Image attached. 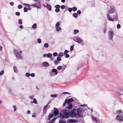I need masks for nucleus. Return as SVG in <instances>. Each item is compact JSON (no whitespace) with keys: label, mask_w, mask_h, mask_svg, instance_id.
I'll list each match as a JSON object with an SVG mask.
<instances>
[{"label":"nucleus","mask_w":123,"mask_h":123,"mask_svg":"<svg viewBox=\"0 0 123 123\" xmlns=\"http://www.w3.org/2000/svg\"><path fill=\"white\" fill-rule=\"evenodd\" d=\"M19 51L17 49H14L13 50V52L15 55L16 58L18 60L22 59L21 54L19 53Z\"/></svg>","instance_id":"1"},{"label":"nucleus","mask_w":123,"mask_h":123,"mask_svg":"<svg viewBox=\"0 0 123 123\" xmlns=\"http://www.w3.org/2000/svg\"><path fill=\"white\" fill-rule=\"evenodd\" d=\"M78 115L76 113V109L74 108L70 112L69 116L72 117H76Z\"/></svg>","instance_id":"2"},{"label":"nucleus","mask_w":123,"mask_h":123,"mask_svg":"<svg viewBox=\"0 0 123 123\" xmlns=\"http://www.w3.org/2000/svg\"><path fill=\"white\" fill-rule=\"evenodd\" d=\"M62 113L65 116V117H64V118H67L69 117V114L70 113V110L66 109L63 111Z\"/></svg>","instance_id":"3"},{"label":"nucleus","mask_w":123,"mask_h":123,"mask_svg":"<svg viewBox=\"0 0 123 123\" xmlns=\"http://www.w3.org/2000/svg\"><path fill=\"white\" fill-rule=\"evenodd\" d=\"M107 18L108 19L109 21H114L117 20L118 18V16L116 15L115 17L113 18V19L110 18V15L108 13H107Z\"/></svg>","instance_id":"4"},{"label":"nucleus","mask_w":123,"mask_h":123,"mask_svg":"<svg viewBox=\"0 0 123 123\" xmlns=\"http://www.w3.org/2000/svg\"><path fill=\"white\" fill-rule=\"evenodd\" d=\"M108 34L109 39L111 41H113V36L114 34V33L113 31H109Z\"/></svg>","instance_id":"5"},{"label":"nucleus","mask_w":123,"mask_h":123,"mask_svg":"<svg viewBox=\"0 0 123 123\" xmlns=\"http://www.w3.org/2000/svg\"><path fill=\"white\" fill-rule=\"evenodd\" d=\"M116 119L119 121H123V113L122 115H118L116 116Z\"/></svg>","instance_id":"6"},{"label":"nucleus","mask_w":123,"mask_h":123,"mask_svg":"<svg viewBox=\"0 0 123 123\" xmlns=\"http://www.w3.org/2000/svg\"><path fill=\"white\" fill-rule=\"evenodd\" d=\"M74 40L79 43H81L83 41L82 40L81 38L77 36L75 37L74 38Z\"/></svg>","instance_id":"7"},{"label":"nucleus","mask_w":123,"mask_h":123,"mask_svg":"<svg viewBox=\"0 0 123 123\" xmlns=\"http://www.w3.org/2000/svg\"><path fill=\"white\" fill-rule=\"evenodd\" d=\"M60 6L59 5H57L55 6V7L56 8L55 10V11L56 12H60Z\"/></svg>","instance_id":"8"},{"label":"nucleus","mask_w":123,"mask_h":123,"mask_svg":"<svg viewBox=\"0 0 123 123\" xmlns=\"http://www.w3.org/2000/svg\"><path fill=\"white\" fill-rule=\"evenodd\" d=\"M110 14H111L112 13L115 12V9L114 7L113 6H111V9L109 11Z\"/></svg>","instance_id":"9"},{"label":"nucleus","mask_w":123,"mask_h":123,"mask_svg":"<svg viewBox=\"0 0 123 123\" xmlns=\"http://www.w3.org/2000/svg\"><path fill=\"white\" fill-rule=\"evenodd\" d=\"M54 113L53 114H54V115H55V116L57 115L59 113V111L55 107L54 108Z\"/></svg>","instance_id":"10"},{"label":"nucleus","mask_w":123,"mask_h":123,"mask_svg":"<svg viewBox=\"0 0 123 123\" xmlns=\"http://www.w3.org/2000/svg\"><path fill=\"white\" fill-rule=\"evenodd\" d=\"M43 65L45 67H49L50 65L49 63L47 62H43L42 63Z\"/></svg>","instance_id":"11"},{"label":"nucleus","mask_w":123,"mask_h":123,"mask_svg":"<svg viewBox=\"0 0 123 123\" xmlns=\"http://www.w3.org/2000/svg\"><path fill=\"white\" fill-rule=\"evenodd\" d=\"M77 115L80 114L81 112L82 109L80 108H79L77 109Z\"/></svg>","instance_id":"12"},{"label":"nucleus","mask_w":123,"mask_h":123,"mask_svg":"<svg viewBox=\"0 0 123 123\" xmlns=\"http://www.w3.org/2000/svg\"><path fill=\"white\" fill-rule=\"evenodd\" d=\"M68 105L66 108V109L70 110V109L72 108L73 106V104H68Z\"/></svg>","instance_id":"13"},{"label":"nucleus","mask_w":123,"mask_h":123,"mask_svg":"<svg viewBox=\"0 0 123 123\" xmlns=\"http://www.w3.org/2000/svg\"><path fill=\"white\" fill-rule=\"evenodd\" d=\"M66 100H67L68 104L69 103H70L74 101V99L72 98H70L68 99H67Z\"/></svg>","instance_id":"14"},{"label":"nucleus","mask_w":123,"mask_h":123,"mask_svg":"<svg viewBox=\"0 0 123 123\" xmlns=\"http://www.w3.org/2000/svg\"><path fill=\"white\" fill-rule=\"evenodd\" d=\"M51 73H54L55 75H56L58 73L57 70L56 69H53L51 71Z\"/></svg>","instance_id":"15"},{"label":"nucleus","mask_w":123,"mask_h":123,"mask_svg":"<svg viewBox=\"0 0 123 123\" xmlns=\"http://www.w3.org/2000/svg\"><path fill=\"white\" fill-rule=\"evenodd\" d=\"M65 117V115L64 114H63L62 113H60V115L59 116V117L61 119H63V118H64V117Z\"/></svg>","instance_id":"16"},{"label":"nucleus","mask_w":123,"mask_h":123,"mask_svg":"<svg viewBox=\"0 0 123 123\" xmlns=\"http://www.w3.org/2000/svg\"><path fill=\"white\" fill-rule=\"evenodd\" d=\"M46 8L48 9L49 11L51 10L52 7L51 5L49 4H47L46 6Z\"/></svg>","instance_id":"17"},{"label":"nucleus","mask_w":123,"mask_h":123,"mask_svg":"<svg viewBox=\"0 0 123 123\" xmlns=\"http://www.w3.org/2000/svg\"><path fill=\"white\" fill-rule=\"evenodd\" d=\"M48 107V105H47L43 108V112L44 114H45L46 112V109Z\"/></svg>","instance_id":"18"},{"label":"nucleus","mask_w":123,"mask_h":123,"mask_svg":"<svg viewBox=\"0 0 123 123\" xmlns=\"http://www.w3.org/2000/svg\"><path fill=\"white\" fill-rule=\"evenodd\" d=\"M32 6H33L35 7H37L38 8H40L41 6L39 5H38L37 4H32L31 5Z\"/></svg>","instance_id":"19"},{"label":"nucleus","mask_w":123,"mask_h":123,"mask_svg":"<svg viewBox=\"0 0 123 123\" xmlns=\"http://www.w3.org/2000/svg\"><path fill=\"white\" fill-rule=\"evenodd\" d=\"M54 114H51L48 117V120H50L54 116Z\"/></svg>","instance_id":"20"},{"label":"nucleus","mask_w":123,"mask_h":123,"mask_svg":"<svg viewBox=\"0 0 123 123\" xmlns=\"http://www.w3.org/2000/svg\"><path fill=\"white\" fill-rule=\"evenodd\" d=\"M66 123L65 120L63 119H61L59 120V123Z\"/></svg>","instance_id":"21"},{"label":"nucleus","mask_w":123,"mask_h":123,"mask_svg":"<svg viewBox=\"0 0 123 123\" xmlns=\"http://www.w3.org/2000/svg\"><path fill=\"white\" fill-rule=\"evenodd\" d=\"M68 122H71V123H75L77 122V121L75 120H74L72 119H70L69 121Z\"/></svg>","instance_id":"22"},{"label":"nucleus","mask_w":123,"mask_h":123,"mask_svg":"<svg viewBox=\"0 0 123 123\" xmlns=\"http://www.w3.org/2000/svg\"><path fill=\"white\" fill-rule=\"evenodd\" d=\"M73 16L75 18H76L78 17V15L76 13H74L73 14Z\"/></svg>","instance_id":"23"},{"label":"nucleus","mask_w":123,"mask_h":123,"mask_svg":"<svg viewBox=\"0 0 123 123\" xmlns=\"http://www.w3.org/2000/svg\"><path fill=\"white\" fill-rule=\"evenodd\" d=\"M13 68L14 72L16 73H17L18 72V71L17 70V68L16 67V66H14L13 67Z\"/></svg>","instance_id":"24"},{"label":"nucleus","mask_w":123,"mask_h":123,"mask_svg":"<svg viewBox=\"0 0 123 123\" xmlns=\"http://www.w3.org/2000/svg\"><path fill=\"white\" fill-rule=\"evenodd\" d=\"M122 111L121 110H118L116 111V113L118 114H119L122 113Z\"/></svg>","instance_id":"25"},{"label":"nucleus","mask_w":123,"mask_h":123,"mask_svg":"<svg viewBox=\"0 0 123 123\" xmlns=\"http://www.w3.org/2000/svg\"><path fill=\"white\" fill-rule=\"evenodd\" d=\"M44 46L45 48H47L49 47V44L47 43H45L44 44Z\"/></svg>","instance_id":"26"},{"label":"nucleus","mask_w":123,"mask_h":123,"mask_svg":"<svg viewBox=\"0 0 123 123\" xmlns=\"http://www.w3.org/2000/svg\"><path fill=\"white\" fill-rule=\"evenodd\" d=\"M13 108L14 109V111H16L17 110V108L16 107V106L15 105H13L12 106Z\"/></svg>","instance_id":"27"},{"label":"nucleus","mask_w":123,"mask_h":123,"mask_svg":"<svg viewBox=\"0 0 123 123\" xmlns=\"http://www.w3.org/2000/svg\"><path fill=\"white\" fill-rule=\"evenodd\" d=\"M37 1L38 4L39 6H41V1L40 0H37Z\"/></svg>","instance_id":"28"},{"label":"nucleus","mask_w":123,"mask_h":123,"mask_svg":"<svg viewBox=\"0 0 123 123\" xmlns=\"http://www.w3.org/2000/svg\"><path fill=\"white\" fill-rule=\"evenodd\" d=\"M61 29V27L59 26L56 27V30L57 31H58L60 30Z\"/></svg>","instance_id":"29"},{"label":"nucleus","mask_w":123,"mask_h":123,"mask_svg":"<svg viewBox=\"0 0 123 123\" xmlns=\"http://www.w3.org/2000/svg\"><path fill=\"white\" fill-rule=\"evenodd\" d=\"M37 27V25L36 24H34L32 26V28L33 29H35Z\"/></svg>","instance_id":"30"},{"label":"nucleus","mask_w":123,"mask_h":123,"mask_svg":"<svg viewBox=\"0 0 123 123\" xmlns=\"http://www.w3.org/2000/svg\"><path fill=\"white\" fill-rule=\"evenodd\" d=\"M52 55L51 53H49L47 54V57L48 58H50L52 56Z\"/></svg>","instance_id":"31"},{"label":"nucleus","mask_w":123,"mask_h":123,"mask_svg":"<svg viewBox=\"0 0 123 123\" xmlns=\"http://www.w3.org/2000/svg\"><path fill=\"white\" fill-rule=\"evenodd\" d=\"M79 32V31L78 30L75 29L74 31V34H76Z\"/></svg>","instance_id":"32"},{"label":"nucleus","mask_w":123,"mask_h":123,"mask_svg":"<svg viewBox=\"0 0 123 123\" xmlns=\"http://www.w3.org/2000/svg\"><path fill=\"white\" fill-rule=\"evenodd\" d=\"M22 19H20L18 20V24L20 25L22 24Z\"/></svg>","instance_id":"33"},{"label":"nucleus","mask_w":123,"mask_h":123,"mask_svg":"<svg viewBox=\"0 0 123 123\" xmlns=\"http://www.w3.org/2000/svg\"><path fill=\"white\" fill-rule=\"evenodd\" d=\"M72 10L73 11L75 12L77 10V8L76 7H74L72 8Z\"/></svg>","instance_id":"34"},{"label":"nucleus","mask_w":123,"mask_h":123,"mask_svg":"<svg viewBox=\"0 0 123 123\" xmlns=\"http://www.w3.org/2000/svg\"><path fill=\"white\" fill-rule=\"evenodd\" d=\"M58 55L59 56H60V57H62L63 56V54L62 53H59L58 54Z\"/></svg>","instance_id":"35"},{"label":"nucleus","mask_w":123,"mask_h":123,"mask_svg":"<svg viewBox=\"0 0 123 123\" xmlns=\"http://www.w3.org/2000/svg\"><path fill=\"white\" fill-rule=\"evenodd\" d=\"M92 119L93 120L96 121V122L98 121V120L94 117H92Z\"/></svg>","instance_id":"36"},{"label":"nucleus","mask_w":123,"mask_h":123,"mask_svg":"<svg viewBox=\"0 0 123 123\" xmlns=\"http://www.w3.org/2000/svg\"><path fill=\"white\" fill-rule=\"evenodd\" d=\"M33 102H34L35 104H37V101L36 100V99L35 98H33Z\"/></svg>","instance_id":"37"},{"label":"nucleus","mask_w":123,"mask_h":123,"mask_svg":"<svg viewBox=\"0 0 123 123\" xmlns=\"http://www.w3.org/2000/svg\"><path fill=\"white\" fill-rule=\"evenodd\" d=\"M61 59L59 57H57V61L58 62L61 61Z\"/></svg>","instance_id":"38"},{"label":"nucleus","mask_w":123,"mask_h":123,"mask_svg":"<svg viewBox=\"0 0 123 123\" xmlns=\"http://www.w3.org/2000/svg\"><path fill=\"white\" fill-rule=\"evenodd\" d=\"M54 63L55 65H56L58 64L59 62L57 60H55L54 61Z\"/></svg>","instance_id":"39"},{"label":"nucleus","mask_w":123,"mask_h":123,"mask_svg":"<svg viewBox=\"0 0 123 123\" xmlns=\"http://www.w3.org/2000/svg\"><path fill=\"white\" fill-rule=\"evenodd\" d=\"M60 23L59 22H58L56 24L55 26L56 27H59V26L60 25Z\"/></svg>","instance_id":"40"},{"label":"nucleus","mask_w":123,"mask_h":123,"mask_svg":"<svg viewBox=\"0 0 123 123\" xmlns=\"http://www.w3.org/2000/svg\"><path fill=\"white\" fill-rule=\"evenodd\" d=\"M62 66H59L58 67H57V69L58 70H60L61 69L63 68H62Z\"/></svg>","instance_id":"41"},{"label":"nucleus","mask_w":123,"mask_h":123,"mask_svg":"<svg viewBox=\"0 0 123 123\" xmlns=\"http://www.w3.org/2000/svg\"><path fill=\"white\" fill-rule=\"evenodd\" d=\"M23 5L25 6H27V7H28V6H30V5H29V4H26V3H23Z\"/></svg>","instance_id":"42"},{"label":"nucleus","mask_w":123,"mask_h":123,"mask_svg":"<svg viewBox=\"0 0 123 123\" xmlns=\"http://www.w3.org/2000/svg\"><path fill=\"white\" fill-rule=\"evenodd\" d=\"M24 11L25 12H26L28 11L27 8L26 7H24Z\"/></svg>","instance_id":"43"},{"label":"nucleus","mask_w":123,"mask_h":123,"mask_svg":"<svg viewBox=\"0 0 123 123\" xmlns=\"http://www.w3.org/2000/svg\"><path fill=\"white\" fill-rule=\"evenodd\" d=\"M51 96L53 97H55L57 96V94H53L51 95Z\"/></svg>","instance_id":"44"},{"label":"nucleus","mask_w":123,"mask_h":123,"mask_svg":"<svg viewBox=\"0 0 123 123\" xmlns=\"http://www.w3.org/2000/svg\"><path fill=\"white\" fill-rule=\"evenodd\" d=\"M4 72L3 70L1 71L0 72V75H2L4 74Z\"/></svg>","instance_id":"45"},{"label":"nucleus","mask_w":123,"mask_h":123,"mask_svg":"<svg viewBox=\"0 0 123 123\" xmlns=\"http://www.w3.org/2000/svg\"><path fill=\"white\" fill-rule=\"evenodd\" d=\"M121 27V25L119 24H118L117 25V28L118 29H120Z\"/></svg>","instance_id":"46"},{"label":"nucleus","mask_w":123,"mask_h":123,"mask_svg":"<svg viewBox=\"0 0 123 123\" xmlns=\"http://www.w3.org/2000/svg\"><path fill=\"white\" fill-rule=\"evenodd\" d=\"M61 8L62 9H64L65 8V6L64 5H62L61 7Z\"/></svg>","instance_id":"47"},{"label":"nucleus","mask_w":123,"mask_h":123,"mask_svg":"<svg viewBox=\"0 0 123 123\" xmlns=\"http://www.w3.org/2000/svg\"><path fill=\"white\" fill-rule=\"evenodd\" d=\"M74 46H71L70 47V50L71 51H73L74 49Z\"/></svg>","instance_id":"48"},{"label":"nucleus","mask_w":123,"mask_h":123,"mask_svg":"<svg viewBox=\"0 0 123 123\" xmlns=\"http://www.w3.org/2000/svg\"><path fill=\"white\" fill-rule=\"evenodd\" d=\"M22 7V6L21 5H19L18 6V8L19 9H21Z\"/></svg>","instance_id":"49"},{"label":"nucleus","mask_w":123,"mask_h":123,"mask_svg":"<svg viewBox=\"0 0 123 123\" xmlns=\"http://www.w3.org/2000/svg\"><path fill=\"white\" fill-rule=\"evenodd\" d=\"M78 117L79 118L80 117H82L83 116L82 115L80 114H78Z\"/></svg>","instance_id":"50"},{"label":"nucleus","mask_w":123,"mask_h":123,"mask_svg":"<svg viewBox=\"0 0 123 123\" xmlns=\"http://www.w3.org/2000/svg\"><path fill=\"white\" fill-rule=\"evenodd\" d=\"M37 42L39 43H40L41 42V40L40 39H38L37 40Z\"/></svg>","instance_id":"51"},{"label":"nucleus","mask_w":123,"mask_h":123,"mask_svg":"<svg viewBox=\"0 0 123 123\" xmlns=\"http://www.w3.org/2000/svg\"><path fill=\"white\" fill-rule=\"evenodd\" d=\"M53 55L54 56H56L57 55V53L56 52L54 53L53 54Z\"/></svg>","instance_id":"52"},{"label":"nucleus","mask_w":123,"mask_h":123,"mask_svg":"<svg viewBox=\"0 0 123 123\" xmlns=\"http://www.w3.org/2000/svg\"><path fill=\"white\" fill-rule=\"evenodd\" d=\"M68 52V51L67 50H66L64 52V55H66V54H67Z\"/></svg>","instance_id":"53"},{"label":"nucleus","mask_w":123,"mask_h":123,"mask_svg":"<svg viewBox=\"0 0 123 123\" xmlns=\"http://www.w3.org/2000/svg\"><path fill=\"white\" fill-rule=\"evenodd\" d=\"M15 14L17 16H19L20 15V13L19 12H16Z\"/></svg>","instance_id":"54"},{"label":"nucleus","mask_w":123,"mask_h":123,"mask_svg":"<svg viewBox=\"0 0 123 123\" xmlns=\"http://www.w3.org/2000/svg\"><path fill=\"white\" fill-rule=\"evenodd\" d=\"M30 75L32 77H34L35 76V74L34 73H31L30 74Z\"/></svg>","instance_id":"55"},{"label":"nucleus","mask_w":123,"mask_h":123,"mask_svg":"<svg viewBox=\"0 0 123 123\" xmlns=\"http://www.w3.org/2000/svg\"><path fill=\"white\" fill-rule=\"evenodd\" d=\"M30 75V74H29V73H26V74H25V76H26L27 77H28Z\"/></svg>","instance_id":"56"},{"label":"nucleus","mask_w":123,"mask_h":123,"mask_svg":"<svg viewBox=\"0 0 123 123\" xmlns=\"http://www.w3.org/2000/svg\"><path fill=\"white\" fill-rule=\"evenodd\" d=\"M81 13V11L80 10H78L77 12V14H80Z\"/></svg>","instance_id":"57"},{"label":"nucleus","mask_w":123,"mask_h":123,"mask_svg":"<svg viewBox=\"0 0 123 123\" xmlns=\"http://www.w3.org/2000/svg\"><path fill=\"white\" fill-rule=\"evenodd\" d=\"M68 10L69 12H71L72 10V8H69L68 9Z\"/></svg>","instance_id":"58"},{"label":"nucleus","mask_w":123,"mask_h":123,"mask_svg":"<svg viewBox=\"0 0 123 123\" xmlns=\"http://www.w3.org/2000/svg\"><path fill=\"white\" fill-rule=\"evenodd\" d=\"M63 94H67L69 95H70V93L69 92H64L63 93Z\"/></svg>","instance_id":"59"},{"label":"nucleus","mask_w":123,"mask_h":123,"mask_svg":"<svg viewBox=\"0 0 123 123\" xmlns=\"http://www.w3.org/2000/svg\"><path fill=\"white\" fill-rule=\"evenodd\" d=\"M33 97L34 96H30L29 97V98L31 99H33Z\"/></svg>","instance_id":"60"},{"label":"nucleus","mask_w":123,"mask_h":123,"mask_svg":"<svg viewBox=\"0 0 123 123\" xmlns=\"http://www.w3.org/2000/svg\"><path fill=\"white\" fill-rule=\"evenodd\" d=\"M66 103H67V100H66L65 101L64 103H63V106L65 105V104Z\"/></svg>","instance_id":"61"},{"label":"nucleus","mask_w":123,"mask_h":123,"mask_svg":"<svg viewBox=\"0 0 123 123\" xmlns=\"http://www.w3.org/2000/svg\"><path fill=\"white\" fill-rule=\"evenodd\" d=\"M69 55L68 54H66V58H69Z\"/></svg>","instance_id":"62"},{"label":"nucleus","mask_w":123,"mask_h":123,"mask_svg":"<svg viewBox=\"0 0 123 123\" xmlns=\"http://www.w3.org/2000/svg\"><path fill=\"white\" fill-rule=\"evenodd\" d=\"M55 118H53V119L51 120V121L53 122H53L55 121Z\"/></svg>","instance_id":"63"},{"label":"nucleus","mask_w":123,"mask_h":123,"mask_svg":"<svg viewBox=\"0 0 123 123\" xmlns=\"http://www.w3.org/2000/svg\"><path fill=\"white\" fill-rule=\"evenodd\" d=\"M10 5L12 6L14 5V3L13 2H11L10 3Z\"/></svg>","instance_id":"64"}]
</instances>
